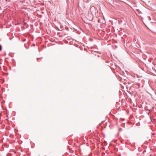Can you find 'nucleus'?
Segmentation results:
<instances>
[{"label": "nucleus", "instance_id": "obj_1", "mask_svg": "<svg viewBox=\"0 0 156 156\" xmlns=\"http://www.w3.org/2000/svg\"><path fill=\"white\" fill-rule=\"evenodd\" d=\"M2 49V47H1V45H0V51Z\"/></svg>", "mask_w": 156, "mask_h": 156}, {"label": "nucleus", "instance_id": "obj_2", "mask_svg": "<svg viewBox=\"0 0 156 156\" xmlns=\"http://www.w3.org/2000/svg\"><path fill=\"white\" fill-rule=\"evenodd\" d=\"M2 103H4V102H2Z\"/></svg>", "mask_w": 156, "mask_h": 156}]
</instances>
